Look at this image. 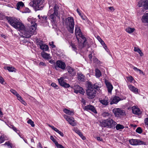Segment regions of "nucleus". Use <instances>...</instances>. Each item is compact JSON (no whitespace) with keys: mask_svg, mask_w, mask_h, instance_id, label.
I'll return each instance as SVG.
<instances>
[{"mask_svg":"<svg viewBox=\"0 0 148 148\" xmlns=\"http://www.w3.org/2000/svg\"><path fill=\"white\" fill-rule=\"evenodd\" d=\"M77 12H78V14H79V15H80V16H81V15H82L81 14V13L79 11V10L78 9H77Z\"/></svg>","mask_w":148,"mask_h":148,"instance_id":"59","label":"nucleus"},{"mask_svg":"<svg viewBox=\"0 0 148 148\" xmlns=\"http://www.w3.org/2000/svg\"><path fill=\"white\" fill-rule=\"evenodd\" d=\"M108 8L111 11H113L114 10V9L113 7H108Z\"/></svg>","mask_w":148,"mask_h":148,"instance_id":"57","label":"nucleus"},{"mask_svg":"<svg viewBox=\"0 0 148 148\" xmlns=\"http://www.w3.org/2000/svg\"><path fill=\"white\" fill-rule=\"evenodd\" d=\"M20 101L25 106L27 105V103L23 99H22V100H21Z\"/></svg>","mask_w":148,"mask_h":148,"instance_id":"50","label":"nucleus"},{"mask_svg":"<svg viewBox=\"0 0 148 148\" xmlns=\"http://www.w3.org/2000/svg\"><path fill=\"white\" fill-rule=\"evenodd\" d=\"M68 72L71 74L72 76H74L76 74L75 70L72 67L70 66L67 67Z\"/></svg>","mask_w":148,"mask_h":148,"instance_id":"22","label":"nucleus"},{"mask_svg":"<svg viewBox=\"0 0 148 148\" xmlns=\"http://www.w3.org/2000/svg\"><path fill=\"white\" fill-rule=\"evenodd\" d=\"M10 127V128L13 129V130L15 132L17 133V131H18L17 130L16 128L15 127L14 125H11Z\"/></svg>","mask_w":148,"mask_h":148,"instance_id":"44","label":"nucleus"},{"mask_svg":"<svg viewBox=\"0 0 148 148\" xmlns=\"http://www.w3.org/2000/svg\"><path fill=\"white\" fill-rule=\"evenodd\" d=\"M4 82V80L3 78L0 76V82L1 84H3Z\"/></svg>","mask_w":148,"mask_h":148,"instance_id":"51","label":"nucleus"},{"mask_svg":"<svg viewBox=\"0 0 148 148\" xmlns=\"http://www.w3.org/2000/svg\"><path fill=\"white\" fill-rule=\"evenodd\" d=\"M74 90V92L77 94L79 93L82 94H84V90L79 86L75 87Z\"/></svg>","mask_w":148,"mask_h":148,"instance_id":"13","label":"nucleus"},{"mask_svg":"<svg viewBox=\"0 0 148 148\" xmlns=\"http://www.w3.org/2000/svg\"><path fill=\"white\" fill-rule=\"evenodd\" d=\"M105 83L108 89V92L109 93H111L113 88L112 85L107 80L105 81Z\"/></svg>","mask_w":148,"mask_h":148,"instance_id":"17","label":"nucleus"},{"mask_svg":"<svg viewBox=\"0 0 148 148\" xmlns=\"http://www.w3.org/2000/svg\"><path fill=\"white\" fill-rule=\"evenodd\" d=\"M127 79L128 81L130 82H132L134 80L133 77L131 76L129 77H127Z\"/></svg>","mask_w":148,"mask_h":148,"instance_id":"42","label":"nucleus"},{"mask_svg":"<svg viewBox=\"0 0 148 148\" xmlns=\"http://www.w3.org/2000/svg\"><path fill=\"white\" fill-rule=\"evenodd\" d=\"M74 131L76 133L78 134L83 140H84L86 139L85 137L82 135V133L80 132L79 130L77 129H75L74 130Z\"/></svg>","mask_w":148,"mask_h":148,"instance_id":"25","label":"nucleus"},{"mask_svg":"<svg viewBox=\"0 0 148 148\" xmlns=\"http://www.w3.org/2000/svg\"><path fill=\"white\" fill-rule=\"evenodd\" d=\"M63 112L69 115H73L74 114V112L73 110H70L66 109H64L63 110Z\"/></svg>","mask_w":148,"mask_h":148,"instance_id":"26","label":"nucleus"},{"mask_svg":"<svg viewBox=\"0 0 148 148\" xmlns=\"http://www.w3.org/2000/svg\"><path fill=\"white\" fill-rule=\"evenodd\" d=\"M24 5V3L22 1L18 2L16 5V9L19 10L20 9L23 8Z\"/></svg>","mask_w":148,"mask_h":148,"instance_id":"29","label":"nucleus"},{"mask_svg":"<svg viewBox=\"0 0 148 148\" xmlns=\"http://www.w3.org/2000/svg\"><path fill=\"white\" fill-rule=\"evenodd\" d=\"M70 46L72 47L73 50L75 51H76V47L74 44L72 42L70 44Z\"/></svg>","mask_w":148,"mask_h":148,"instance_id":"36","label":"nucleus"},{"mask_svg":"<svg viewBox=\"0 0 148 148\" xmlns=\"http://www.w3.org/2000/svg\"><path fill=\"white\" fill-rule=\"evenodd\" d=\"M51 14L50 15V18L51 19V21L52 22H54L56 20V16H58V13L57 14L55 13V12H53V13H50Z\"/></svg>","mask_w":148,"mask_h":148,"instance_id":"18","label":"nucleus"},{"mask_svg":"<svg viewBox=\"0 0 148 148\" xmlns=\"http://www.w3.org/2000/svg\"><path fill=\"white\" fill-rule=\"evenodd\" d=\"M39 65H40L44 66L45 65V63L42 62H40L39 63Z\"/></svg>","mask_w":148,"mask_h":148,"instance_id":"60","label":"nucleus"},{"mask_svg":"<svg viewBox=\"0 0 148 148\" xmlns=\"http://www.w3.org/2000/svg\"><path fill=\"white\" fill-rule=\"evenodd\" d=\"M113 112L115 116H119L121 115H124L125 114V112L119 108H114L113 110Z\"/></svg>","mask_w":148,"mask_h":148,"instance_id":"8","label":"nucleus"},{"mask_svg":"<svg viewBox=\"0 0 148 148\" xmlns=\"http://www.w3.org/2000/svg\"><path fill=\"white\" fill-rule=\"evenodd\" d=\"M134 50L135 51H136L138 52L140 55L141 56H142L143 55V54L139 49L137 47H135L134 48Z\"/></svg>","mask_w":148,"mask_h":148,"instance_id":"34","label":"nucleus"},{"mask_svg":"<svg viewBox=\"0 0 148 148\" xmlns=\"http://www.w3.org/2000/svg\"><path fill=\"white\" fill-rule=\"evenodd\" d=\"M4 141V138L3 137L0 136V144L2 143Z\"/></svg>","mask_w":148,"mask_h":148,"instance_id":"49","label":"nucleus"},{"mask_svg":"<svg viewBox=\"0 0 148 148\" xmlns=\"http://www.w3.org/2000/svg\"><path fill=\"white\" fill-rule=\"evenodd\" d=\"M56 66L55 67L56 69L57 67L60 68L64 70L65 69L66 65L64 62L60 60L57 61L56 63Z\"/></svg>","mask_w":148,"mask_h":148,"instance_id":"11","label":"nucleus"},{"mask_svg":"<svg viewBox=\"0 0 148 148\" xmlns=\"http://www.w3.org/2000/svg\"><path fill=\"white\" fill-rule=\"evenodd\" d=\"M51 86H53V87L55 88L58 86L57 85H56V84L54 83H52L51 84Z\"/></svg>","mask_w":148,"mask_h":148,"instance_id":"53","label":"nucleus"},{"mask_svg":"<svg viewBox=\"0 0 148 148\" xmlns=\"http://www.w3.org/2000/svg\"><path fill=\"white\" fill-rule=\"evenodd\" d=\"M145 8L148 9V0H147L144 4Z\"/></svg>","mask_w":148,"mask_h":148,"instance_id":"43","label":"nucleus"},{"mask_svg":"<svg viewBox=\"0 0 148 148\" xmlns=\"http://www.w3.org/2000/svg\"><path fill=\"white\" fill-rule=\"evenodd\" d=\"M133 69L134 71H139L140 73V74H143V72L141 70H140V69H138L136 67H134L133 68Z\"/></svg>","mask_w":148,"mask_h":148,"instance_id":"39","label":"nucleus"},{"mask_svg":"<svg viewBox=\"0 0 148 148\" xmlns=\"http://www.w3.org/2000/svg\"><path fill=\"white\" fill-rule=\"evenodd\" d=\"M124 128V127L123 125L120 124H117L116 126V129L117 130L120 129H123Z\"/></svg>","mask_w":148,"mask_h":148,"instance_id":"35","label":"nucleus"},{"mask_svg":"<svg viewBox=\"0 0 148 148\" xmlns=\"http://www.w3.org/2000/svg\"><path fill=\"white\" fill-rule=\"evenodd\" d=\"M28 124L31 125L32 127H34L35 126L34 124L33 121H32L31 119H29L27 122Z\"/></svg>","mask_w":148,"mask_h":148,"instance_id":"38","label":"nucleus"},{"mask_svg":"<svg viewBox=\"0 0 148 148\" xmlns=\"http://www.w3.org/2000/svg\"><path fill=\"white\" fill-rule=\"evenodd\" d=\"M97 39L99 40V41L100 42L101 40H102V39L99 36H98L97 37Z\"/></svg>","mask_w":148,"mask_h":148,"instance_id":"64","label":"nucleus"},{"mask_svg":"<svg viewBox=\"0 0 148 148\" xmlns=\"http://www.w3.org/2000/svg\"><path fill=\"white\" fill-rule=\"evenodd\" d=\"M41 55L42 57L46 59L49 60L51 58V57L50 56L49 54H48L44 52H42Z\"/></svg>","mask_w":148,"mask_h":148,"instance_id":"21","label":"nucleus"},{"mask_svg":"<svg viewBox=\"0 0 148 148\" xmlns=\"http://www.w3.org/2000/svg\"><path fill=\"white\" fill-rule=\"evenodd\" d=\"M58 80L59 84L61 86L66 88H68L70 86V85L69 84L66 83L64 82L63 78L62 77L58 79Z\"/></svg>","mask_w":148,"mask_h":148,"instance_id":"14","label":"nucleus"},{"mask_svg":"<svg viewBox=\"0 0 148 148\" xmlns=\"http://www.w3.org/2000/svg\"><path fill=\"white\" fill-rule=\"evenodd\" d=\"M84 109L86 110H91L95 113H97V112L94 107L91 105H89L85 106Z\"/></svg>","mask_w":148,"mask_h":148,"instance_id":"16","label":"nucleus"},{"mask_svg":"<svg viewBox=\"0 0 148 148\" xmlns=\"http://www.w3.org/2000/svg\"><path fill=\"white\" fill-rule=\"evenodd\" d=\"M99 102L103 105L107 106L109 103V99L108 97H105L103 98H100L99 99Z\"/></svg>","mask_w":148,"mask_h":148,"instance_id":"12","label":"nucleus"},{"mask_svg":"<svg viewBox=\"0 0 148 148\" xmlns=\"http://www.w3.org/2000/svg\"><path fill=\"white\" fill-rule=\"evenodd\" d=\"M128 86L129 89L132 92L135 93H137L138 92V89L136 88L134 86L131 85H128Z\"/></svg>","mask_w":148,"mask_h":148,"instance_id":"20","label":"nucleus"},{"mask_svg":"<svg viewBox=\"0 0 148 148\" xmlns=\"http://www.w3.org/2000/svg\"><path fill=\"white\" fill-rule=\"evenodd\" d=\"M59 9V8L58 5L57 4H55L53 9H51L49 11V13H51L53 12H55V13L57 14V13H58V10Z\"/></svg>","mask_w":148,"mask_h":148,"instance_id":"19","label":"nucleus"},{"mask_svg":"<svg viewBox=\"0 0 148 148\" xmlns=\"http://www.w3.org/2000/svg\"><path fill=\"white\" fill-rule=\"evenodd\" d=\"M136 131L139 134L142 133V130L141 128L140 127H138L136 130Z\"/></svg>","mask_w":148,"mask_h":148,"instance_id":"41","label":"nucleus"},{"mask_svg":"<svg viewBox=\"0 0 148 148\" xmlns=\"http://www.w3.org/2000/svg\"><path fill=\"white\" fill-rule=\"evenodd\" d=\"M42 0H32L29 5L34 8L36 10H41L43 7Z\"/></svg>","mask_w":148,"mask_h":148,"instance_id":"4","label":"nucleus"},{"mask_svg":"<svg viewBox=\"0 0 148 148\" xmlns=\"http://www.w3.org/2000/svg\"><path fill=\"white\" fill-rule=\"evenodd\" d=\"M116 124V122L111 118H108L104 120L102 122H100L99 123L100 126L110 128L114 127Z\"/></svg>","mask_w":148,"mask_h":148,"instance_id":"3","label":"nucleus"},{"mask_svg":"<svg viewBox=\"0 0 148 148\" xmlns=\"http://www.w3.org/2000/svg\"><path fill=\"white\" fill-rule=\"evenodd\" d=\"M135 30L134 28H131L129 27H127L126 29V31L129 33H132Z\"/></svg>","mask_w":148,"mask_h":148,"instance_id":"33","label":"nucleus"},{"mask_svg":"<svg viewBox=\"0 0 148 148\" xmlns=\"http://www.w3.org/2000/svg\"><path fill=\"white\" fill-rule=\"evenodd\" d=\"M100 42L103 45L105 44L104 41L102 40L100 41Z\"/></svg>","mask_w":148,"mask_h":148,"instance_id":"63","label":"nucleus"},{"mask_svg":"<svg viewBox=\"0 0 148 148\" xmlns=\"http://www.w3.org/2000/svg\"><path fill=\"white\" fill-rule=\"evenodd\" d=\"M56 147L58 148H64L62 145L60 144L58 145Z\"/></svg>","mask_w":148,"mask_h":148,"instance_id":"52","label":"nucleus"},{"mask_svg":"<svg viewBox=\"0 0 148 148\" xmlns=\"http://www.w3.org/2000/svg\"><path fill=\"white\" fill-rule=\"evenodd\" d=\"M91 85H88V88L87 90V93L88 98L89 99H92L95 96L96 94V90L91 87Z\"/></svg>","mask_w":148,"mask_h":148,"instance_id":"6","label":"nucleus"},{"mask_svg":"<svg viewBox=\"0 0 148 148\" xmlns=\"http://www.w3.org/2000/svg\"><path fill=\"white\" fill-rule=\"evenodd\" d=\"M75 33L77 39L78 40L80 48H82L84 47L86 41V38L82 34L80 28L76 25L75 26Z\"/></svg>","mask_w":148,"mask_h":148,"instance_id":"2","label":"nucleus"},{"mask_svg":"<svg viewBox=\"0 0 148 148\" xmlns=\"http://www.w3.org/2000/svg\"><path fill=\"white\" fill-rule=\"evenodd\" d=\"M132 109L133 113L135 114L138 115L140 114L141 113L140 109L136 106H133L132 107Z\"/></svg>","mask_w":148,"mask_h":148,"instance_id":"15","label":"nucleus"},{"mask_svg":"<svg viewBox=\"0 0 148 148\" xmlns=\"http://www.w3.org/2000/svg\"><path fill=\"white\" fill-rule=\"evenodd\" d=\"M49 62L51 64H53L55 63V62H54V60H50Z\"/></svg>","mask_w":148,"mask_h":148,"instance_id":"61","label":"nucleus"},{"mask_svg":"<svg viewBox=\"0 0 148 148\" xmlns=\"http://www.w3.org/2000/svg\"><path fill=\"white\" fill-rule=\"evenodd\" d=\"M4 145H7L8 147H10L11 148L12 147L11 143L8 142H5Z\"/></svg>","mask_w":148,"mask_h":148,"instance_id":"48","label":"nucleus"},{"mask_svg":"<svg viewBox=\"0 0 148 148\" xmlns=\"http://www.w3.org/2000/svg\"><path fill=\"white\" fill-rule=\"evenodd\" d=\"M50 139L55 143L56 146L59 144L52 136H51Z\"/></svg>","mask_w":148,"mask_h":148,"instance_id":"37","label":"nucleus"},{"mask_svg":"<svg viewBox=\"0 0 148 148\" xmlns=\"http://www.w3.org/2000/svg\"><path fill=\"white\" fill-rule=\"evenodd\" d=\"M41 18H42L45 20H46L47 19V17L46 16H41Z\"/></svg>","mask_w":148,"mask_h":148,"instance_id":"58","label":"nucleus"},{"mask_svg":"<svg viewBox=\"0 0 148 148\" xmlns=\"http://www.w3.org/2000/svg\"><path fill=\"white\" fill-rule=\"evenodd\" d=\"M89 85H91V87H92V88L95 90V89H97L98 88H99V86H97V83L94 84L93 86L90 84Z\"/></svg>","mask_w":148,"mask_h":148,"instance_id":"40","label":"nucleus"},{"mask_svg":"<svg viewBox=\"0 0 148 148\" xmlns=\"http://www.w3.org/2000/svg\"><path fill=\"white\" fill-rule=\"evenodd\" d=\"M77 74L78 75L77 78L78 80L81 81H83L85 78L84 75L82 73H78Z\"/></svg>","mask_w":148,"mask_h":148,"instance_id":"28","label":"nucleus"},{"mask_svg":"<svg viewBox=\"0 0 148 148\" xmlns=\"http://www.w3.org/2000/svg\"><path fill=\"white\" fill-rule=\"evenodd\" d=\"M129 142L130 144L132 145H145V143L144 142L137 139L130 140H129Z\"/></svg>","mask_w":148,"mask_h":148,"instance_id":"10","label":"nucleus"},{"mask_svg":"<svg viewBox=\"0 0 148 148\" xmlns=\"http://www.w3.org/2000/svg\"><path fill=\"white\" fill-rule=\"evenodd\" d=\"M10 91L14 95H15L16 96V94H18L17 92L14 90L11 89L10 90Z\"/></svg>","mask_w":148,"mask_h":148,"instance_id":"45","label":"nucleus"},{"mask_svg":"<svg viewBox=\"0 0 148 148\" xmlns=\"http://www.w3.org/2000/svg\"><path fill=\"white\" fill-rule=\"evenodd\" d=\"M95 71V75L97 77L99 78L101 75V73L100 71L96 69Z\"/></svg>","mask_w":148,"mask_h":148,"instance_id":"31","label":"nucleus"},{"mask_svg":"<svg viewBox=\"0 0 148 148\" xmlns=\"http://www.w3.org/2000/svg\"><path fill=\"white\" fill-rule=\"evenodd\" d=\"M5 18L11 26L20 32L24 37L29 38L36 33L37 25L34 22H32V25L28 29H26L24 25L17 19L8 16H6Z\"/></svg>","mask_w":148,"mask_h":148,"instance_id":"1","label":"nucleus"},{"mask_svg":"<svg viewBox=\"0 0 148 148\" xmlns=\"http://www.w3.org/2000/svg\"><path fill=\"white\" fill-rule=\"evenodd\" d=\"M142 20L143 22L148 23V13L143 16Z\"/></svg>","mask_w":148,"mask_h":148,"instance_id":"27","label":"nucleus"},{"mask_svg":"<svg viewBox=\"0 0 148 148\" xmlns=\"http://www.w3.org/2000/svg\"><path fill=\"white\" fill-rule=\"evenodd\" d=\"M66 21V25L69 31L71 33H73L74 25L73 18L71 17H68Z\"/></svg>","mask_w":148,"mask_h":148,"instance_id":"5","label":"nucleus"},{"mask_svg":"<svg viewBox=\"0 0 148 148\" xmlns=\"http://www.w3.org/2000/svg\"><path fill=\"white\" fill-rule=\"evenodd\" d=\"M89 58L90 59V60L91 59L92 57V54H90L88 56Z\"/></svg>","mask_w":148,"mask_h":148,"instance_id":"62","label":"nucleus"},{"mask_svg":"<svg viewBox=\"0 0 148 148\" xmlns=\"http://www.w3.org/2000/svg\"><path fill=\"white\" fill-rule=\"evenodd\" d=\"M10 72H13L15 71V69L12 66H7L5 68Z\"/></svg>","mask_w":148,"mask_h":148,"instance_id":"32","label":"nucleus"},{"mask_svg":"<svg viewBox=\"0 0 148 148\" xmlns=\"http://www.w3.org/2000/svg\"><path fill=\"white\" fill-rule=\"evenodd\" d=\"M145 124L148 125V118H146L145 120Z\"/></svg>","mask_w":148,"mask_h":148,"instance_id":"54","label":"nucleus"},{"mask_svg":"<svg viewBox=\"0 0 148 148\" xmlns=\"http://www.w3.org/2000/svg\"><path fill=\"white\" fill-rule=\"evenodd\" d=\"M48 125L50 127H51L53 130L55 131L56 132L59 134L60 136H64V134L62 132L60 131L57 128L53 126H51L49 124H48Z\"/></svg>","mask_w":148,"mask_h":148,"instance_id":"23","label":"nucleus"},{"mask_svg":"<svg viewBox=\"0 0 148 148\" xmlns=\"http://www.w3.org/2000/svg\"><path fill=\"white\" fill-rule=\"evenodd\" d=\"M49 45L50 46H51V47L52 48H53L55 47V46L53 45V42H49Z\"/></svg>","mask_w":148,"mask_h":148,"instance_id":"46","label":"nucleus"},{"mask_svg":"<svg viewBox=\"0 0 148 148\" xmlns=\"http://www.w3.org/2000/svg\"><path fill=\"white\" fill-rule=\"evenodd\" d=\"M126 98L125 97H123L122 98H120L116 96H112L110 99V104L112 105L113 104L117 103L120 101L125 99Z\"/></svg>","mask_w":148,"mask_h":148,"instance_id":"7","label":"nucleus"},{"mask_svg":"<svg viewBox=\"0 0 148 148\" xmlns=\"http://www.w3.org/2000/svg\"><path fill=\"white\" fill-rule=\"evenodd\" d=\"M102 116L103 117H110L112 115L108 112H103L101 114Z\"/></svg>","mask_w":148,"mask_h":148,"instance_id":"30","label":"nucleus"},{"mask_svg":"<svg viewBox=\"0 0 148 148\" xmlns=\"http://www.w3.org/2000/svg\"><path fill=\"white\" fill-rule=\"evenodd\" d=\"M138 5L139 7H140L143 5V3L142 1H139L138 3Z\"/></svg>","mask_w":148,"mask_h":148,"instance_id":"55","label":"nucleus"},{"mask_svg":"<svg viewBox=\"0 0 148 148\" xmlns=\"http://www.w3.org/2000/svg\"><path fill=\"white\" fill-rule=\"evenodd\" d=\"M40 49L44 51H47L49 49L48 46L42 43H40Z\"/></svg>","mask_w":148,"mask_h":148,"instance_id":"24","label":"nucleus"},{"mask_svg":"<svg viewBox=\"0 0 148 148\" xmlns=\"http://www.w3.org/2000/svg\"><path fill=\"white\" fill-rule=\"evenodd\" d=\"M97 139L98 141H103V140L101 138L99 137H97L96 138Z\"/></svg>","mask_w":148,"mask_h":148,"instance_id":"56","label":"nucleus"},{"mask_svg":"<svg viewBox=\"0 0 148 148\" xmlns=\"http://www.w3.org/2000/svg\"><path fill=\"white\" fill-rule=\"evenodd\" d=\"M16 96L18 100H19V101H20L21 100H22V97L18 94H16Z\"/></svg>","mask_w":148,"mask_h":148,"instance_id":"47","label":"nucleus"},{"mask_svg":"<svg viewBox=\"0 0 148 148\" xmlns=\"http://www.w3.org/2000/svg\"><path fill=\"white\" fill-rule=\"evenodd\" d=\"M64 118L69 123V124L73 126H75L76 125V123L74 118L72 117L68 116L66 115L64 116Z\"/></svg>","mask_w":148,"mask_h":148,"instance_id":"9","label":"nucleus"}]
</instances>
